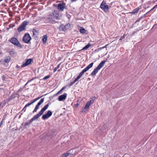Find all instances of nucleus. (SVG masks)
Listing matches in <instances>:
<instances>
[{
  "label": "nucleus",
  "mask_w": 157,
  "mask_h": 157,
  "mask_svg": "<svg viewBox=\"0 0 157 157\" xmlns=\"http://www.w3.org/2000/svg\"><path fill=\"white\" fill-rule=\"evenodd\" d=\"M155 6L156 8H157V4Z\"/></svg>",
  "instance_id": "54"
},
{
  "label": "nucleus",
  "mask_w": 157,
  "mask_h": 157,
  "mask_svg": "<svg viewBox=\"0 0 157 157\" xmlns=\"http://www.w3.org/2000/svg\"><path fill=\"white\" fill-rule=\"evenodd\" d=\"M3 120H2L1 122H0V127L1 126V125L2 124V123H3Z\"/></svg>",
  "instance_id": "50"
},
{
  "label": "nucleus",
  "mask_w": 157,
  "mask_h": 157,
  "mask_svg": "<svg viewBox=\"0 0 157 157\" xmlns=\"http://www.w3.org/2000/svg\"><path fill=\"white\" fill-rule=\"evenodd\" d=\"M67 96V94L64 93L63 95L59 96L58 98V100L59 101H62L65 99Z\"/></svg>",
  "instance_id": "13"
},
{
  "label": "nucleus",
  "mask_w": 157,
  "mask_h": 157,
  "mask_svg": "<svg viewBox=\"0 0 157 157\" xmlns=\"http://www.w3.org/2000/svg\"><path fill=\"white\" fill-rule=\"evenodd\" d=\"M73 150H74V149H71V150H70V151H71V150H72V151H73Z\"/></svg>",
  "instance_id": "55"
},
{
  "label": "nucleus",
  "mask_w": 157,
  "mask_h": 157,
  "mask_svg": "<svg viewBox=\"0 0 157 157\" xmlns=\"http://www.w3.org/2000/svg\"><path fill=\"white\" fill-rule=\"evenodd\" d=\"M3 63V60H0V64L2 63Z\"/></svg>",
  "instance_id": "52"
},
{
  "label": "nucleus",
  "mask_w": 157,
  "mask_h": 157,
  "mask_svg": "<svg viewBox=\"0 0 157 157\" xmlns=\"http://www.w3.org/2000/svg\"><path fill=\"white\" fill-rule=\"evenodd\" d=\"M61 63H60L59 64L57 65L56 67H55L54 68L53 70L54 72H55L57 71V70L59 67Z\"/></svg>",
  "instance_id": "27"
},
{
  "label": "nucleus",
  "mask_w": 157,
  "mask_h": 157,
  "mask_svg": "<svg viewBox=\"0 0 157 157\" xmlns=\"http://www.w3.org/2000/svg\"><path fill=\"white\" fill-rule=\"evenodd\" d=\"M78 79L76 78L73 81H71L70 85H69V86H72L74 83H75V82H76Z\"/></svg>",
  "instance_id": "23"
},
{
  "label": "nucleus",
  "mask_w": 157,
  "mask_h": 157,
  "mask_svg": "<svg viewBox=\"0 0 157 157\" xmlns=\"http://www.w3.org/2000/svg\"><path fill=\"white\" fill-rule=\"evenodd\" d=\"M65 88V87H63L61 90H60L56 94V95H57L58 94L60 93L63 90H64Z\"/></svg>",
  "instance_id": "36"
},
{
  "label": "nucleus",
  "mask_w": 157,
  "mask_h": 157,
  "mask_svg": "<svg viewBox=\"0 0 157 157\" xmlns=\"http://www.w3.org/2000/svg\"><path fill=\"white\" fill-rule=\"evenodd\" d=\"M47 40V36L46 35H44L42 37V41L43 43L45 44L46 43Z\"/></svg>",
  "instance_id": "19"
},
{
  "label": "nucleus",
  "mask_w": 157,
  "mask_h": 157,
  "mask_svg": "<svg viewBox=\"0 0 157 157\" xmlns=\"http://www.w3.org/2000/svg\"><path fill=\"white\" fill-rule=\"evenodd\" d=\"M100 7L105 12L109 11V6L107 4L105 1L103 0L102 1L100 5Z\"/></svg>",
  "instance_id": "6"
},
{
  "label": "nucleus",
  "mask_w": 157,
  "mask_h": 157,
  "mask_svg": "<svg viewBox=\"0 0 157 157\" xmlns=\"http://www.w3.org/2000/svg\"><path fill=\"white\" fill-rule=\"evenodd\" d=\"M52 115V112L51 111L49 110L45 114L43 115L42 118L43 120H45L51 117Z\"/></svg>",
  "instance_id": "8"
},
{
  "label": "nucleus",
  "mask_w": 157,
  "mask_h": 157,
  "mask_svg": "<svg viewBox=\"0 0 157 157\" xmlns=\"http://www.w3.org/2000/svg\"><path fill=\"white\" fill-rule=\"evenodd\" d=\"M64 25L63 24H62L59 27V30L60 31H65V28L64 27Z\"/></svg>",
  "instance_id": "16"
},
{
  "label": "nucleus",
  "mask_w": 157,
  "mask_h": 157,
  "mask_svg": "<svg viewBox=\"0 0 157 157\" xmlns=\"http://www.w3.org/2000/svg\"><path fill=\"white\" fill-rule=\"evenodd\" d=\"M33 59H26L25 60V63H23V64L21 65V67H24L30 64L31 62L33 61Z\"/></svg>",
  "instance_id": "10"
},
{
  "label": "nucleus",
  "mask_w": 157,
  "mask_h": 157,
  "mask_svg": "<svg viewBox=\"0 0 157 157\" xmlns=\"http://www.w3.org/2000/svg\"><path fill=\"white\" fill-rule=\"evenodd\" d=\"M94 63H90L89 65L84 68L79 74V75L77 77V78L78 79L80 78L83 75L84 73L86 72L89 69L92 67L93 66Z\"/></svg>",
  "instance_id": "4"
},
{
  "label": "nucleus",
  "mask_w": 157,
  "mask_h": 157,
  "mask_svg": "<svg viewBox=\"0 0 157 157\" xmlns=\"http://www.w3.org/2000/svg\"><path fill=\"white\" fill-rule=\"evenodd\" d=\"M139 9H140L138 8H136L134 9L133 10V11L131 13L132 14H135L136 13H138Z\"/></svg>",
  "instance_id": "22"
},
{
  "label": "nucleus",
  "mask_w": 157,
  "mask_h": 157,
  "mask_svg": "<svg viewBox=\"0 0 157 157\" xmlns=\"http://www.w3.org/2000/svg\"><path fill=\"white\" fill-rule=\"evenodd\" d=\"M54 6L60 12L63 11L64 9H67L66 3L63 2H62L58 4H55Z\"/></svg>",
  "instance_id": "1"
},
{
  "label": "nucleus",
  "mask_w": 157,
  "mask_h": 157,
  "mask_svg": "<svg viewBox=\"0 0 157 157\" xmlns=\"http://www.w3.org/2000/svg\"><path fill=\"white\" fill-rule=\"evenodd\" d=\"M44 111L43 110L41 109V110L39 112V113L37 114V115L40 117L41 115H42L44 113Z\"/></svg>",
  "instance_id": "32"
},
{
  "label": "nucleus",
  "mask_w": 157,
  "mask_h": 157,
  "mask_svg": "<svg viewBox=\"0 0 157 157\" xmlns=\"http://www.w3.org/2000/svg\"><path fill=\"white\" fill-rule=\"evenodd\" d=\"M52 14L54 17H55L56 19L57 20L59 19V13L58 11L56 10H54L52 12Z\"/></svg>",
  "instance_id": "15"
},
{
  "label": "nucleus",
  "mask_w": 157,
  "mask_h": 157,
  "mask_svg": "<svg viewBox=\"0 0 157 157\" xmlns=\"http://www.w3.org/2000/svg\"><path fill=\"white\" fill-rule=\"evenodd\" d=\"M126 36V35L125 34H124L121 37V38L119 39V40H122Z\"/></svg>",
  "instance_id": "37"
},
{
  "label": "nucleus",
  "mask_w": 157,
  "mask_h": 157,
  "mask_svg": "<svg viewBox=\"0 0 157 157\" xmlns=\"http://www.w3.org/2000/svg\"><path fill=\"white\" fill-rule=\"evenodd\" d=\"M44 98H43L41 99L40 101L38 103L37 105H36L34 110L33 111V113L36 112L37 110L39 108V106L44 102Z\"/></svg>",
  "instance_id": "9"
},
{
  "label": "nucleus",
  "mask_w": 157,
  "mask_h": 157,
  "mask_svg": "<svg viewBox=\"0 0 157 157\" xmlns=\"http://www.w3.org/2000/svg\"><path fill=\"white\" fill-rule=\"evenodd\" d=\"M153 27H155V28H157V23L155 24L154 25Z\"/></svg>",
  "instance_id": "42"
},
{
  "label": "nucleus",
  "mask_w": 157,
  "mask_h": 157,
  "mask_svg": "<svg viewBox=\"0 0 157 157\" xmlns=\"http://www.w3.org/2000/svg\"><path fill=\"white\" fill-rule=\"evenodd\" d=\"M27 104L28 105V106H29V105H32V104L31 103V102H30V103H29Z\"/></svg>",
  "instance_id": "49"
},
{
  "label": "nucleus",
  "mask_w": 157,
  "mask_h": 157,
  "mask_svg": "<svg viewBox=\"0 0 157 157\" xmlns=\"http://www.w3.org/2000/svg\"><path fill=\"white\" fill-rule=\"evenodd\" d=\"M29 23V21H25L18 28L17 30L19 32H21L23 31L26 30V28L27 24Z\"/></svg>",
  "instance_id": "5"
},
{
  "label": "nucleus",
  "mask_w": 157,
  "mask_h": 157,
  "mask_svg": "<svg viewBox=\"0 0 157 157\" xmlns=\"http://www.w3.org/2000/svg\"><path fill=\"white\" fill-rule=\"evenodd\" d=\"M96 99V97L94 96L92 98H91V99L92 100H94Z\"/></svg>",
  "instance_id": "45"
},
{
  "label": "nucleus",
  "mask_w": 157,
  "mask_h": 157,
  "mask_svg": "<svg viewBox=\"0 0 157 157\" xmlns=\"http://www.w3.org/2000/svg\"><path fill=\"white\" fill-rule=\"evenodd\" d=\"M101 129L103 131V132L105 134H106L107 132L109 130L108 126L107 125L104 124L101 128Z\"/></svg>",
  "instance_id": "14"
},
{
  "label": "nucleus",
  "mask_w": 157,
  "mask_h": 157,
  "mask_svg": "<svg viewBox=\"0 0 157 157\" xmlns=\"http://www.w3.org/2000/svg\"><path fill=\"white\" fill-rule=\"evenodd\" d=\"M108 44L107 45H106L104 47H102V48H100V49H103V48H106V47L108 46Z\"/></svg>",
  "instance_id": "43"
},
{
  "label": "nucleus",
  "mask_w": 157,
  "mask_h": 157,
  "mask_svg": "<svg viewBox=\"0 0 157 157\" xmlns=\"http://www.w3.org/2000/svg\"><path fill=\"white\" fill-rule=\"evenodd\" d=\"M143 16H142V17H140V18H139V19L138 20H137V21H136V22H138V21H140L142 19V18H143Z\"/></svg>",
  "instance_id": "41"
},
{
  "label": "nucleus",
  "mask_w": 157,
  "mask_h": 157,
  "mask_svg": "<svg viewBox=\"0 0 157 157\" xmlns=\"http://www.w3.org/2000/svg\"><path fill=\"white\" fill-rule=\"evenodd\" d=\"M50 76H51L50 75H48L45 76V77H44L43 78V79L44 80H46L47 79H48V78H49L50 77Z\"/></svg>",
  "instance_id": "35"
},
{
  "label": "nucleus",
  "mask_w": 157,
  "mask_h": 157,
  "mask_svg": "<svg viewBox=\"0 0 157 157\" xmlns=\"http://www.w3.org/2000/svg\"><path fill=\"white\" fill-rule=\"evenodd\" d=\"M64 27L65 29H67L71 27V25L70 24H67L64 25Z\"/></svg>",
  "instance_id": "25"
},
{
  "label": "nucleus",
  "mask_w": 157,
  "mask_h": 157,
  "mask_svg": "<svg viewBox=\"0 0 157 157\" xmlns=\"http://www.w3.org/2000/svg\"><path fill=\"white\" fill-rule=\"evenodd\" d=\"M77 0H71V2H76Z\"/></svg>",
  "instance_id": "48"
},
{
  "label": "nucleus",
  "mask_w": 157,
  "mask_h": 157,
  "mask_svg": "<svg viewBox=\"0 0 157 157\" xmlns=\"http://www.w3.org/2000/svg\"><path fill=\"white\" fill-rule=\"evenodd\" d=\"M26 107H24V108L23 109V110H24V112H25L26 110Z\"/></svg>",
  "instance_id": "47"
},
{
  "label": "nucleus",
  "mask_w": 157,
  "mask_h": 157,
  "mask_svg": "<svg viewBox=\"0 0 157 157\" xmlns=\"http://www.w3.org/2000/svg\"><path fill=\"white\" fill-rule=\"evenodd\" d=\"M49 104L48 103L47 104L45 105L43 108L41 109L43 110L44 111H45L46 110V109L48 108V106H49Z\"/></svg>",
  "instance_id": "26"
},
{
  "label": "nucleus",
  "mask_w": 157,
  "mask_h": 157,
  "mask_svg": "<svg viewBox=\"0 0 157 157\" xmlns=\"http://www.w3.org/2000/svg\"><path fill=\"white\" fill-rule=\"evenodd\" d=\"M90 105V103H88L87 102L85 106V107H84L85 109H88L89 108V107Z\"/></svg>",
  "instance_id": "33"
},
{
  "label": "nucleus",
  "mask_w": 157,
  "mask_h": 157,
  "mask_svg": "<svg viewBox=\"0 0 157 157\" xmlns=\"http://www.w3.org/2000/svg\"><path fill=\"white\" fill-rule=\"evenodd\" d=\"M39 117V116L37 114L34 116L33 118H32L30 120L32 122L33 121L38 119Z\"/></svg>",
  "instance_id": "18"
},
{
  "label": "nucleus",
  "mask_w": 157,
  "mask_h": 157,
  "mask_svg": "<svg viewBox=\"0 0 157 157\" xmlns=\"http://www.w3.org/2000/svg\"><path fill=\"white\" fill-rule=\"evenodd\" d=\"M36 78V77H33V78L32 79H30V80H29L26 83V84H25V86L27 85V84H28V83H29V82H31V81H32L33 80L35 79Z\"/></svg>",
  "instance_id": "34"
},
{
  "label": "nucleus",
  "mask_w": 157,
  "mask_h": 157,
  "mask_svg": "<svg viewBox=\"0 0 157 157\" xmlns=\"http://www.w3.org/2000/svg\"><path fill=\"white\" fill-rule=\"evenodd\" d=\"M31 39V38L29 33H26L23 38V41L26 43H29Z\"/></svg>",
  "instance_id": "7"
},
{
  "label": "nucleus",
  "mask_w": 157,
  "mask_h": 157,
  "mask_svg": "<svg viewBox=\"0 0 157 157\" xmlns=\"http://www.w3.org/2000/svg\"><path fill=\"white\" fill-rule=\"evenodd\" d=\"M86 31V30L82 27V28H81L80 30V32L81 33L83 34H84L85 33Z\"/></svg>",
  "instance_id": "24"
},
{
  "label": "nucleus",
  "mask_w": 157,
  "mask_h": 157,
  "mask_svg": "<svg viewBox=\"0 0 157 157\" xmlns=\"http://www.w3.org/2000/svg\"><path fill=\"white\" fill-rule=\"evenodd\" d=\"M32 122L30 120L28 122H25L24 124V128H27V126L30 124Z\"/></svg>",
  "instance_id": "20"
},
{
  "label": "nucleus",
  "mask_w": 157,
  "mask_h": 157,
  "mask_svg": "<svg viewBox=\"0 0 157 157\" xmlns=\"http://www.w3.org/2000/svg\"><path fill=\"white\" fill-rule=\"evenodd\" d=\"M86 109H85V107H84L83 108L81 111V112L82 113H84V112H86Z\"/></svg>",
  "instance_id": "38"
},
{
  "label": "nucleus",
  "mask_w": 157,
  "mask_h": 157,
  "mask_svg": "<svg viewBox=\"0 0 157 157\" xmlns=\"http://www.w3.org/2000/svg\"><path fill=\"white\" fill-rule=\"evenodd\" d=\"M23 111H24V110H23V109H22V110L21 111V112H22Z\"/></svg>",
  "instance_id": "56"
},
{
  "label": "nucleus",
  "mask_w": 157,
  "mask_h": 157,
  "mask_svg": "<svg viewBox=\"0 0 157 157\" xmlns=\"http://www.w3.org/2000/svg\"><path fill=\"white\" fill-rule=\"evenodd\" d=\"M70 153L67 152L65 153H64L62 156L61 157H67L68 156L69 154Z\"/></svg>",
  "instance_id": "29"
},
{
  "label": "nucleus",
  "mask_w": 157,
  "mask_h": 157,
  "mask_svg": "<svg viewBox=\"0 0 157 157\" xmlns=\"http://www.w3.org/2000/svg\"><path fill=\"white\" fill-rule=\"evenodd\" d=\"M11 43L15 46L20 48H22V46L21 44L18 39L15 37H12L8 40Z\"/></svg>",
  "instance_id": "3"
},
{
  "label": "nucleus",
  "mask_w": 157,
  "mask_h": 157,
  "mask_svg": "<svg viewBox=\"0 0 157 157\" xmlns=\"http://www.w3.org/2000/svg\"><path fill=\"white\" fill-rule=\"evenodd\" d=\"M150 12V11H149L148 12H147L145 14H144V16L143 17H145L147 14H148L149 12Z\"/></svg>",
  "instance_id": "46"
},
{
  "label": "nucleus",
  "mask_w": 157,
  "mask_h": 157,
  "mask_svg": "<svg viewBox=\"0 0 157 157\" xmlns=\"http://www.w3.org/2000/svg\"><path fill=\"white\" fill-rule=\"evenodd\" d=\"M15 54V52L14 51H11L10 52V55L11 56H13Z\"/></svg>",
  "instance_id": "31"
},
{
  "label": "nucleus",
  "mask_w": 157,
  "mask_h": 157,
  "mask_svg": "<svg viewBox=\"0 0 157 157\" xmlns=\"http://www.w3.org/2000/svg\"><path fill=\"white\" fill-rule=\"evenodd\" d=\"M94 102V100H90L89 101H88V102L90 103V105L92 104Z\"/></svg>",
  "instance_id": "40"
},
{
  "label": "nucleus",
  "mask_w": 157,
  "mask_h": 157,
  "mask_svg": "<svg viewBox=\"0 0 157 157\" xmlns=\"http://www.w3.org/2000/svg\"><path fill=\"white\" fill-rule=\"evenodd\" d=\"M139 30H137L136 31H134L133 32V33H132V36H133V35L135 34V33H136L137 32L139 31Z\"/></svg>",
  "instance_id": "39"
},
{
  "label": "nucleus",
  "mask_w": 157,
  "mask_h": 157,
  "mask_svg": "<svg viewBox=\"0 0 157 157\" xmlns=\"http://www.w3.org/2000/svg\"><path fill=\"white\" fill-rule=\"evenodd\" d=\"M91 44L90 43H88L87 45L84 47L82 50H85L87 49L90 46Z\"/></svg>",
  "instance_id": "21"
},
{
  "label": "nucleus",
  "mask_w": 157,
  "mask_h": 157,
  "mask_svg": "<svg viewBox=\"0 0 157 157\" xmlns=\"http://www.w3.org/2000/svg\"><path fill=\"white\" fill-rule=\"evenodd\" d=\"M79 105V104L78 103H77L75 105V107L77 108L78 107Z\"/></svg>",
  "instance_id": "44"
},
{
  "label": "nucleus",
  "mask_w": 157,
  "mask_h": 157,
  "mask_svg": "<svg viewBox=\"0 0 157 157\" xmlns=\"http://www.w3.org/2000/svg\"><path fill=\"white\" fill-rule=\"evenodd\" d=\"M52 15H49L46 18V21L47 22H49L52 24H54L56 23L55 20H53Z\"/></svg>",
  "instance_id": "11"
},
{
  "label": "nucleus",
  "mask_w": 157,
  "mask_h": 157,
  "mask_svg": "<svg viewBox=\"0 0 157 157\" xmlns=\"http://www.w3.org/2000/svg\"><path fill=\"white\" fill-rule=\"evenodd\" d=\"M14 98L15 97L14 96V95H12L8 99H7V101H9Z\"/></svg>",
  "instance_id": "30"
},
{
  "label": "nucleus",
  "mask_w": 157,
  "mask_h": 157,
  "mask_svg": "<svg viewBox=\"0 0 157 157\" xmlns=\"http://www.w3.org/2000/svg\"><path fill=\"white\" fill-rule=\"evenodd\" d=\"M32 32L33 33V37H34L35 40H38V32H37L36 29H33Z\"/></svg>",
  "instance_id": "12"
},
{
  "label": "nucleus",
  "mask_w": 157,
  "mask_h": 157,
  "mask_svg": "<svg viewBox=\"0 0 157 157\" xmlns=\"http://www.w3.org/2000/svg\"><path fill=\"white\" fill-rule=\"evenodd\" d=\"M107 61V60L102 61L100 64L97 66V67L96 68L94 71L91 73L90 75L92 76H95L96 74L98 73V71L102 68L104 65L105 63Z\"/></svg>",
  "instance_id": "2"
},
{
  "label": "nucleus",
  "mask_w": 157,
  "mask_h": 157,
  "mask_svg": "<svg viewBox=\"0 0 157 157\" xmlns=\"http://www.w3.org/2000/svg\"><path fill=\"white\" fill-rule=\"evenodd\" d=\"M41 97H37L35 99H34L33 100H32L30 101L31 103L32 104L35 101H37Z\"/></svg>",
  "instance_id": "28"
},
{
  "label": "nucleus",
  "mask_w": 157,
  "mask_h": 157,
  "mask_svg": "<svg viewBox=\"0 0 157 157\" xmlns=\"http://www.w3.org/2000/svg\"><path fill=\"white\" fill-rule=\"evenodd\" d=\"M10 56H7L6 57L5 59L4 60V62L6 63H8L10 62Z\"/></svg>",
  "instance_id": "17"
},
{
  "label": "nucleus",
  "mask_w": 157,
  "mask_h": 157,
  "mask_svg": "<svg viewBox=\"0 0 157 157\" xmlns=\"http://www.w3.org/2000/svg\"><path fill=\"white\" fill-rule=\"evenodd\" d=\"M28 106V105H27V104L26 105H25V107L26 108H27Z\"/></svg>",
  "instance_id": "53"
},
{
  "label": "nucleus",
  "mask_w": 157,
  "mask_h": 157,
  "mask_svg": "<svg viewBox=\"0 0 157 157\" xmlns=\"http://www.w3.org/2000/svg\"><path fill=\"white\" fill-rule=\"evenodd\" d=\"M156 8L155 7V6H154V7H153L151 10H150L149 11H150V12H151V11H152V10H153V9H154L155 8Z\"/></svg>",
  "instance_id": "51"
}]
</instances>
